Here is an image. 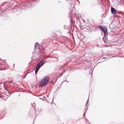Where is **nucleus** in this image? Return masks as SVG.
I'll return each instance as SVG.
<instances>
[{
	"label": "nucleus",
	"instance_id": "f3484780",
	"mask_svg": "<svg viewBox=\"0 0 124 124\" xmlns=\"http://www.w3.org/2000/svg\"><path fill=\"white\" fill-rule=\"evenodd\" d=\"M62 74H63V73H62V74H61V76H62Z\"/></svg>",
	"mask_w": 124,
	"mask_h": 124
},
{
	"label": "nucleus",
	"instance_id": "20e7f679",
	"mask_svg": "<svg viewBox=\"0 0 124 124\" xmlns=\"http://www.w3.org/2000/svg\"><path fill=\"white\" fill-rule=\"evenodd\" d=\"M39 67L37 66V67L36 68V70H35V74H36L37 73L38 71L39 70Z\"/></svg>",
	"mask_w": 124,
	"mask_h": 124
},
{
	"label": "nucleus",
	"instance_id": "4468645a",
	"mask_svg": "<svg viewBox=\"0 0 124 124\" xmlns=\"http://www.w3.org/2000/svg\"><path fill=\"white\" fill-rule=\"evenodd\" d=\"M1 64L0 63V67L1 66Z\"/></svg>",
	"mask_w": 124,
	"mask_h": 124
},
{
	"label": "nucleus",
	"instance_id": "f03ea898",
	"mask_svg": "<svg viewBox=\"0 0 124 124\" xmlns=\"http://www.w3.org/2000/svg\"><path fill=\"white\" fill-rule=\"evenodd\" d=\"M40 50V46L37 42L35 44L34 50L32 53L33 54L35 53L36 54H39L38 52H39Z\"/></svg>",
	"mask_w": 124,
	"mask_h": 124
},
{
	"label": "nucleus",
	"instance_id": "6e6552de",
	"mask_svg": "<svg viewBox=\"0 0 124 124\" xmlns=\"http://www.w3.org/2000/svg\"><path fill=\"white\" fill-rule=\"evenodd\" d=\"M7 86H4V88L6 90H7V88H8V87H7Z\"/></svg>",
	"mask_w": 124,
	"mask_h": 124
},
{
	"label": "nucleus",
	"instance_id": "6ab92c4d",
	"mask_svg": "<svg viewBox=\"0 0 124 124\" xmlns=\"http://www.w3.org/2000/svg\"><path fill=\"white\" fill-rule=\"evenodd\" d=\"M2 6V5H1V6H0V7H1V6Z\"/></svg>",
	"mask_w": 124,
	"mask_h": 124
},
{
	"label": "nucleus",
	"instance_id": "1a4fd4ad",
	"mask_svg": "<svg viewBox=\"0 0 124 124\" xmlns=\"http://www.w3.org/2000/svg\"><path fill=\"white\" fill-rule=\"evenodd\" d=\"M41 52H40V53H39V52H38V53H39V54H38V55H43V53H42V54H40V53Z\"/></svg>",
	"mask_w": 124,
	"mask_h": 124
},
{
	"label": "nucleus",
	"instance_id": "0eeeda50",
	"mask_svg": "<svg viewBox=\"0 0 124 124\" xmlns=\"http://www.w3.org/2000/svg\"><path fill=\"white\" fill-rule=\"evenodd\" d=\"M37 66L38 67H39V68H40L42 66L40 64H39V63H38L37 64Z\"/></svg>",
	"mask_w": 124,
	"mask_h": 124
},
{
	"label": "nucleus",
	"instance_id": "9d476101",
	"mask_svg": "<svg viewBox=\"0 0 124 124\" xmlns=\"http://www.w3.org/2000/svg\"><path fill=\"white\" fill-rule=\"evenodd\" d=\"M103 32L105 35L106 34V33L107 32V31H106L105 30V31H103Z\"/></svg>",
	"mask_w": 124,
	"mask_h": 124
},
{
	"label": "nucleus",
	"instance_id": "a211bd4d",
	"mask_svg": "<svg viewBox=\"0 0 124 124\" xmlns=\"http://www.w3.org/2000/svg\"><path fill=\"white\" fill-rule=\"evenodd\" d=\"M15 84V85H17V84Z\"/></svg>",
	"mask_w": 124,
	"mask_h": 124
},
{
	"label": "nucleus",
	"instance_id": "423d86ee",
	"mask_svg": "<svg viewBox=\"0 0 124 124\" xmlns=\"http://www.w3.org/2000/svg\"><path fill=\"white\" fill-rule=\"evenodd\" d=\"M99 27L100 28L102 31H105V29L103 27L101 26H99Z\"/></svg>",
	"mask_w": 124,
	"mask_h": 124
},
{
	"label": "nucleus",
	"instance_id": "dca6fc26",
	"mask_svg": "<svg viewBox=\"0 0 124 124\" xmlns=\"http://www.w3.org/2000/svg\"><path fill=\"white\" fill-rule=\"evenodd\" d=\"M42 86V85H41V87H42V86Z\"/></svg>",
	"mask_w": 124,
	"mask_h": 124
},
{
	"label": "nucleus",
	"instance_id": "39448f33",
	"mask_svg": "<svg viewBox=\"0 0 124 124\" xmlns=\"http://www.w3.org/2000/svg\"><path fill=\"white\" fill-rule=\"evenodd\" d=\"M39 63L42 66L45 63V62L44 61H41L39 62Z\"/></svg>",
	"mask_w": 124,
	"mask_h": 124
},
{
	"label": "nucleus",
	"instance_id": "ddd939ff",
	"mask_svg": "<svg viewBox=\"0 0 124 124\" xmlns=\"http://www.w3.org/2000/svg\"><path fill=\"white\" fill-rule=\"evenodd\" d=\"M104 38H103V40H104V42H105V41H104Z\"/></svg>",
	"mask_w": 124,
	"mask_h": 124
},
{
	"label": "nucleus",
	"instance_id": "f257e3e1",
	"mask_svg": "<svg viewBox=\"0 0 124 124\" xmlns=\"http://www.w3.org/2000/svg\"><path fill=\"white\" fill-rule=\"evenodd\" d=\"M49 81V78L48 76H46L43 78L40 82V85H47Z\"/></svg>",
	"mask_w": 124,
	"mask_h": 124
},
{
	"label": "nucleus",
	"instance_id": "aec40b11",
	"mask_svg": "<svg viewBox=\"0 0 124 124\" xmlns=\"http://www.w3.org/2000/svg\"><path fill=\"white\" fill-rule=\"evenodd\" d=\"M58 60H57V61H58Z\"/></svg>",
	"mask_w": 124,
	"mask_h": 124
},
{
	"label": "nucleus",
	"instance_id": "9b49d317",
	"mask_svg": "<svg viewBox=\"0 0 124 124\" xmlns=\"http://www.w3.org/2000/svg\"><path fill=\"white\" fill-rule=\"evenodd\" d=\"M6 61V60H3V62H5V61Z\"/></svg>",
	"mask_w": 124,
	"mask_h": 124
},
{
	"label": "nucleus",
	"instance_id": "7ed1b4c3",
	"mask_svg": "<svg viewBox=\"0 0 124 124\" xmlns=\"http://www.w3.org/2000/svg\"><path fill=\"white\" fill-rule=\"evenodd\" d=\"M111 13L113 14H115L116 13V10L112 7H111Z\"/></svg>",
	"mask_w": 124,
	"mask_h": 124
},
{
	"label": "nucleus",
	"instance_id": "2eb2a0df",
	"mask_svg": "<svg viewBox=\"0 0 124 124\" xmlns=\"http://www.w3.org/2000/svg\"><path fill=\"white\" fill-rule=\"evenodd\" d=\"M103 58L102 59H105V58Z\"/></svg>",
	"mask_w": 124,
	"mask_h": 124
},
{
	"label": "nucleus",
	"instance_id": "f8f14e48",
	"mask_svg": "<svg viewBox=\"0 0 124 124\" xmlns=\"http://www.w3.org/2000/svg\"><path fill=\"white\" fill-rule=\"evenodd\" d=\"M6 83L5 82L4 84V85H5L6 84Z\"/></svg>",
	"mask_w": 124,
	"mask_h": 124
}]
</instances>
